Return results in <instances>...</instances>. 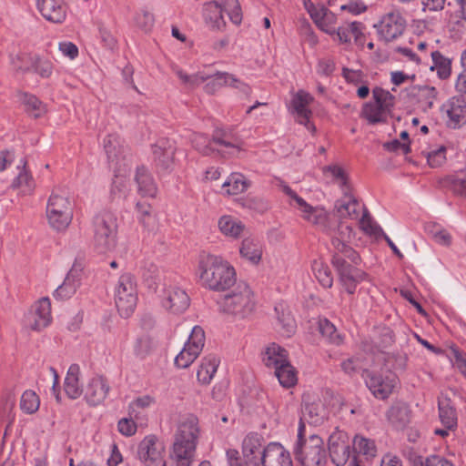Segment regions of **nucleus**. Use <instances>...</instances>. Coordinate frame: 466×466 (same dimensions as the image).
Wrapping results in <instances>:
<instances>
[{
	"label": "nucleus",
	"mask_w": 466,
	"mask_h": 466,
	"mask_svg": "<svg viewBox=\"0 0 466 466\" xmlns=\"http://www.w3.org/2000/svg\"><path fill=\"white\" fill-rule=\"evenodd\" d=\"M25 110L37 118L46 112V106L34 95L25 94L22 97Z\"/></svg>",
	"instance_id": "50"
},
{
	"label": "nucleus",
	"mask_w": 466,
	"mask_h": 466,
	"mask_svg": "<svg viewBox=\"0 0 466 466\" xmlns=\"http://www.w3.org/2000/svg\"><path fill=\"white\" fill-rule=\"evenodd\" d=\"M198 276L206 289L226 291L236 283V271L221 257L201 254L198 261Z\"/></svg>",
	"instance_id": "2"
},
{
	"label": "nucleus",
	"mask_w": 466,
	"mask_h": 466,
	"mask_svg": "<svg viewBox=\"0 0 466 466\" xmlns=\"http://www.w3.org/2000/svg\"><path fill=\"white\" fill-rule=\"evenodd\" d=\"M319 330L326 339L333 344L339 345L342 342V338L338 333L336 327L327 319H321L318 322Z\"/></svg>",
	"instance_id": "51"
},
{
	"label": "nucleus",
	"mask_w": 466,
	"mask_h": 466,
	"mask_svg": "<svg viewBox=\"0 0 466 466\" xmlns=\"http://www.w3.org/2000/svg\"><path fill=\"white\" fill-rule=\"evenodd\" d=\"M218 4L233 24L237 25L241 24L242 10L238 0H219Z\"/></svg>",
	"instance_id": "49"
},
{
	"label": "nucleus",
	"mask_w": 466,
	"mask_h": 466,
	"mask_svg": "<svg viewBox=\"0 0 466 466\" xmlns=\"http://www.w3.org/2000/svg\"><path fill=\"white\" fill-rule=\"evenodd\" d=\"M220 311L245 316L254 309L250 293H224L215 299Z\"/></svg>",
	"instance_id": "10"
},
{
	"label": "nucleus",
	"mask_w": 466,
	"mask_h": 466,
	"mask_svg": "<svg viewBox=\"0 0 466 466\" xmlns=\"http://www.w3.org/2000/svg\"><path fill=\"white\" fill-rule=\"evenodd\" d=\"M330 459L337 466H343L350 456L349 436L342 431H336L330 434L328 441Z\"/></svg>",
	"instance_id": "14"
},
{
	"label": "nucleus",
	"mask_w": 466,
	"mask_h": 466,
	"mask_svg": "<svg viewBox=\"0 0 466 466\" xmlns=\"http://www.w3.org/2000/svg\"><path fill=\"white\" fill-rule=\"evenodd\" d=\"M40 406L38 395L32 390H26L21 396L20 409L26 414L35 413Z\"/></svg>",
	"instance_id": "47"
},
{
	"label": "nucleus",
	"mask_w": 466,
	"mask_h": 466,
	"mask_svg": "<svg viewBox=\"0 0 466 466\" xmlns=\"http://www.w3.org/2000/svg\"><path fill=\"white\" fill-rule=\"evenodd\" d=\"M344 197L336 201L335 208L340 217H349L351 219L359 218L361 208L359 201L350 193V190L343 192Z\"/></svg>",
	"instance_id": "26"
},
{
	"label": "nucleus",
	"mask_w": 466,
	"mask_h": 466,
	"mask_svg": "<svg viewBox=\"0 0 466 466\" xmlns=\"http://www.w3.org/2000/svg\"><path fill=\"white\" fill-rule=\"evenodd\" d=\"M36 5L47 21L56 24L65 21L66 10L63 0H36Z\"/></svg>",
	"instance_id": "19"
},
{
	"label": "nucleus",
	"mask_w": 466,
	"mask_h": 466,
	"mask_svg": "<svg viewBox=\"0 0 466 466\" xmlns=\"http://www.w3.org/2000/svg\"><path fill=\"white\" fill-rule=\"evenodd\" d=\"M406 21L399 12H389L374 25L380 39L391 42L400 37L405 29Z\"/></svg>",
	"instance_id": "13"
},
{
	"label": "nucleus",
	"mask_w": 466,
	"mask_h": 466,
	"mask_svg": "<svg viewBox=\"0 0 466 466\" xmlns=\"http://www.w3.org/2000/svg\"><path fill=\"white\" fill-rule=\"evenodd\" d=\"M20 163L22 164V167L17 177L13 181V187H24L25 193H31L35 188V181L30 172L26 169L27 161L22 158Z\"/></svg>",
	"instance_id": "43"
},
{
	"label": "nucleus",
	"mask_w": 466,
	"mask_h": 466,
	"mask_svg": "<svg viewBox=\"0 0 466 466\" xmlns=\"http://www.w3.org/2000/svg\"><path fill=\"white\" fill-rule=\"evenodd\" d=\"M151 349V339L147 336H142L137 339L134 350L137 356L144 358L150 352Z\"/></svg>",
	"instance_id": "62"
},
{
	"label": "nucleus",
	"mask_w": 466,
	"mask_h": 466,
	"mask_svg": "<svg viewBox=\"0 0 466 466\" xmlns=\"http://www.w3.org/2000/svg\"><path fill=\"white\" fill-rule=\"evenodd\" d=\"M35 55L19 51L10 55V63L18 74L31 72Z\"/></svg>",
	"instance_id": "37"
},
{
	"label": "nucleus",
	"mask_w": 466,
	"mask_h": 466,
	"mask_svg": "<svg viewBox=\"0 0 466 466\" xmlns=\"http://www.w3.org/2000/svg\"><path fill=\"white\" fill-rule=\"evenodd\" d=\"M46 217L50 226L56 230L66 228L73 218V208L68 198L53 192L47 201Z\"/></svg>",
	"instance_id": "6"
},
{
	"label": "nucleus",
	"mask_w": 466,
	"mask_h": 466,
	"mask_svg": "<svg viewBox=\"0 0 466 466\" xmlns=\"http://www.w3.org/2000/svg\"><path fill=\"white\" fill-rule=\"evenodd\" d=\"M161 304L170 313L180 314L188 309L190 299L187 293H162Z\"/></svg>",
	"instance_id": "22"
},
{
	"label": "nucleus",
	"mask_w": 466,
	"mask_h": 466,
	"mask_svg": "<svg viewBox=\"0 0 466 466\" xmlns=\"http://www.w3.org/2000/svg\"><path fill=\"white\" fill-rule=\"evenodd\" d=\"M313 96L304 91L299 90L296 95H294L291 105L294 113L297 115V121L305 126L309 130L315 132V126L310 122V116L312 112L308 108V106L312 103Z\"/></svg>",
	"instance_id": "18"
},
{
	"label": "nucleus",
	"mask_w": 466,
	"mask_h": 466,
	"mask_svg": "<svg viewBox=\"0 0 466 466\" xmlns=\"http://www.w3.org/2000/svg\"><path fill=\"white\" fill-rule=\"evenodd\" d=\"M105 152L107 159L114 162L122 153V145L120 137L116 134H108L103 141Z\"/></svg>",
	"instance_id": "45"
},
{
	"label": "nucleus",
	"mask_w": 466,
	"mask_h": 466,
	"mask_svg": "<svg viewBox=\"0 0 466 466\" xmlns=\"http://www.w3.org/2000/svg\"><path fill=\"white\" fill-rule=\"evenodd\" d=\"M219 360L215 355H208L202 359L197 377L199 382L208 384L217 372Z\"/></svg>",
	"instance_id": "32"
},
{
	"label": "nucleus",
	"mask_w": 466,
	"mask_h": 466,
	"mask_svg": "<svg viewBox=\"0 0 466 466\" xmlns=\"http://www.w3.org/2000/svg\"><path fill=\"white\" fill-rule=\"evenodd\" d=\"M362 116L368 120L370 124L385 123L387 116L390 114L377 102H368L363 106Z\"/></svg>",
	"instance_id": "34"
},
{
	"label": "nucleus",
	"mask_w": 466,
	"mask_h": 466,
	"mask_svg": "<svg viewBox=\"0 0 466 466\" xmlns=\"http://www.w3.org/2000/svg\"><path fill=\"white\" fill-rule=\"evenodd\" d=\"M204 342L205 332L203 329L199 326H195L184 348L175 359L176 366L181 369L189 367L201 352Z\"/></svg>",
	"instance_id": "8"
},
{
	"label": "nucleus",
	"mask_w": 466,
	"mask_h": 466,
	"mask_svg": "<svg viewBox=\"0 0 466 466\" xmlns=\"http://www.w3.org/2000/svg\"><path fill=\"white\" fill-rule=\"evenodd\" d=\"M93 244L98 253H106L116 247L117 224L114 213L98 212L93 218Z\"/></svg>",
	"instance_id": "3"
},
{
	"label": "nucleus",
	"mask_w": 466,
	"mask_h": 466,
	"mask_svg": "<svg viewBox=\"0 0 466 466\" xmlns=\"http://www.w3.org/2000/svg\"><path fill=\"white\" fill-rule=\"evenodd\" d=\"M199 435L200 428L196 416L189 414L180 419L170 451V458L176 466L192 465Z\"/></svg>",
	"instance_id": "1"
},
{
	"label": "nucleus",
	"mask_w": 466,
	"mask_h": 466,
	"mask_svg": "<svg viewBox=\"0 0 466 466\" xmlns=\"http://www.w3.org/2000/svg\"><path fill=\"white\" fill-rule=\"evenodd\" d=\"M353 451L357 454H361L366 459H371L376 456L377 449L372 440L356 435L352 441Z\"/></svg>",
	"instance_id": "41"
},
{
	"label": "nucleus",
	"mask_w": 466,
	"mask_h": 466,
	"mask_svg": "<svg viewBox=\"0 0 466 466\" xmlns=\"http://www.w3.org/2000/svg\"><path fill=\"white\" fill-rule=\"evenodd\" d=\"M275 376L278 378L279 382L284 388H290L297 382V375L294 368L289 361L278 366L274 371Z\"/></svg>",
	"instance_id": "42"
},
{
	"label": "nucleus",
	"mask_w": 466,
	"mask_h": 466,
	"mask_svg": "<svg viewBox=\"0 0 466 466\" xmlns=\"http://www.w3.org/2000/svg\"><path fill=\"white\" fill-rule=\"evenodd\" d=\"M263 466H293L289 452L279 443H269Z\"/></svg>",
	"instance_id": "23"
},
{
	"label": "nucleus",
	"mask_w": 466,
	"mask_h": 466,
	"mask_svg": "<svg viewBox=\"0 0 466 466\" xmlns=\"http://www.w3.org/2000/svg\"><path fill=\"white\" fill-rule=\"evenodd\" d=\"M262 360L265 366L274 370L289 361L286 350L276 343H271L266 348Z\"/></svg>",
	"instance_id": "28"
},
{
	"label": "nucleus",
	"mask_w": 466,
	"mask_h": 466,
	"mask_svg": "<svg viewBox=\"0 0 466 466\" xmlns=\"http://www.w3.org/2000/svg\"><path fill=\"white\" fill-rule=\"evenodd\" d=\"M81 272L82 268L80 265L75 264L72 268L69 270L68 274L66 275L64 282L62 285L58 286L57 289L55 291H59V289H64L66 290H73L76 291V289L81 288Z\"/></svg>",
	"instance_id": "46"
},
{
	"label": "nucleus",
	"mask_w": 466,
	"mask_h": 466,
	"mask_svg": "<svg viewBox=\"0 0 466 466\" xmlns=\"http://www.w3.org/2000/svg\"><path fill=\"white\" fill-rule=\"evenodd\" d=\"M136 25L141 29L147 31L154 24V16L150 12L142 11L135 17Z\"/></svg>",
	"instance_id": "64"
},
{
	"label": "nucleus",
	"mask_w": 466,
	"mask_h": 466,
	"mask_svg": "<svg viewBox=\"0 0 466 466\" xmlns=\"http://www.w3.org/2000/svg\"><path fill=\"white\" fill-rule=\"evenodd\" d=\"M135 178L137 183L138 192L143 197L154 198L156 196L157 191L156 183L145 167H137Z\"/></svg>",
	"instance_id": "30"
},
{
	"label": "nucleus",
	"mask_w": 466,
	"mask_h": 466,
	"mask_svg": "<svg viewBox=\"0 0 466 466\" xmlns=\"http://www.w3.org/2000/svg\"><path fill=\"white\" fill-rule=\"evenodd\" d=\"M176 75L181 80V82L187 87L193 88L199 86L203 82L208 80L210 77L202 73H197L193 75H187L181 69L176 70Z\"/></svg>",
	"instance_id": "56"
},
{
	"label": "nucleus",
	"mask_w": 466,
	"mask_h": 466,
	"mask_svg": "<svg viewBox=\"0 0 466 466\" xmlns=\"http://www.w3.org/2000/svg\"><path fill=\"white\" fill-rule=\"evenodd\" d=\"M275 311L278 322L280 325L279 331L282 336L289 338L295 333L297 328L296 321L292 317L290 310L286 305L279 303L275 306Z\"/></svg>",
	"instance_id": "27"
},
{
	"label": "nucleus",
	"mask_w": 466,
	"mask_h": 466,
	"mask_svg": "<svg viewBox=\"0 0 466 466\" xmlns=\"http://www.w3.org/2000/svg\"><path fill=\"white\" fill-rule=\"evenodd\" d=\"M323 173H329L333 179L339 183L342 191L350 190L348 185V177L343 168L337 165L325 166L322 168Z\"/></svg>",
	"instance_id": "55"
},
{
	"label": "nucleus",
	"mask_w": 466,
	"mask_h": 466,
	"mask_svg": "<svg viewBox=\"0 0 466 466\" xmlns=\"http://www.w3.org/2000/svg\"><path fill=\"white\" fill-rule=\"evenodd\" d=\"M109 391V385L106 380L101 376L94 377L88 382L85 397L91 405L101 403Z\"/></svg>",
	"instance_id": "20"
},
{
	"label": "nucleus",
	"mask_w": 466,
	"mask_h": 466,
	"mask_svg": "<svg viewBox=\"0 0 466 466\" xmlns=\"http://www.w3.org/2000/svg\"><path fill=\"white\" fill-rule=\"evenodd\" d=\"M304 425L300 422L298 431V441L294 447L296 459L302 466H320L326 461L327 454L322 439L311 435L303 440Z\"/></svg>",
	"instance_id": "4"
},
{
	"label": "nucleus",
	"mask_w": 466,
	"mask_h": 466,
	"mask_svg": "<svg viewBox=\"0 0 466 466\" xmlns=\"http://www.w3.org/2000/svg\"><path fill=\"white\" fill-rule=\"evenodd\" d=\"M360 228L364 232L370 236H374L375 238L384 235L382 228L372 220L367 210L364 211L361 217Z\"/></svg>",
	"instance_id": "57"
},
{
	"label": "nucleus",
	"mask_w": 466,
	"mask_h": 466,
	"mask_svg": "<svg viewBox=\"0 0 466 466\" xmlns=\"http://www.w3.org/2000/svg\"><path fill=\"white\" fill-rule=\"evenodd\" d=\"M441 189L466 198V173L463 171L448 175L439 181Z\"/></svg>",
	"instance_id": "21"
},
{
	"label": "nucleus",
	"mask_w": 466,
	"mask_h": 466,
	"mask_svg": "<svg viewBox=\"0 0 466 466\" xmlns=\"http://www.w3.org/2000/svg\"><path fill=\"white\" fill-rule=\"evenodd\" d=\"M164 452V442L154 434L146 436L137 447V457L145 466H162L166 464Z\"/></svg>",
	"instance_id": "7"
},
{
	"label": "nucleus",
	"mask_w": 466,
	"mask_h": 466,
	"mask_svg": "<svg viewBox=\"0 0 466 466\" xmlns=\"http://www.w3.org/2000/svg\"><path fill=\"white\" fill-rule=\"evenodd\" d=\"M366 385L372 394L378 399H387L396 386V377L389 374L383 377L371 371L366 370L364 373Z\"/></svg>",
	"instance_id": "16"
},
{
	"label": "nucleus",
	"mask_w": 466,
	"mask_h": 466,
	"mask_svg": "<svg viewBox=\"0 0 466 466\" xmlns=\"http://www.w3.org/2000/svg\"><path fill=\"white\" fill-rule=\"evenodd\" d=\"M326 418V410L319 399H315L310 402L306 401L302 410V420L309 424L319 425Z\"/></svg>",
	"instance_id": "24"
},
{
	"label": "nucleus",
	"mask_w": 466,
	"mask_h": 466,
	"mask_svg": "<svg viewBox=\"0 0 466 466\" xmlns=\"http://www.w3.org/2000/svg\"><path fill=\"white\" fill-rule=\"evenodd\" d=\"M222 13V8L217 1L207 3L203 8V17L205 22L208 26L216 30H221L226 25Z\"/></svg>",
	"instance_id": "25"
},
{
	"label": "nucleus",
	"mask_w": 466,
	"mask_h": 466,
	"mask_svg": "<svg viewBox=\"0 0 466 466\" xmlns=\"http://www.w3.org/2000/svg\"><path fill=\"white\" fill-rule=\"evenodd\" d=\"M431 56L433 65L430 69L436 71L441 79H447L451 72V60L445 57L440 51H433Z\"/></svg>",
	"instance_id": "40"
},
{
	"label": "nucleus",
	"mask_w": 466,
	"mask_h": 466,
	"mask_svg": "<svg viewBox=\"0 0 466 466\" xmlns=\"http://www.w3.org/2000/svg\"><path fill=\"white\" fill-rule=\"evenodd\" d=\"M312 19L318 27L329 35H334L336 29L332 27L335 23V15L327 7L321 8L319 13L312 15Z\"/></svg>",
	"instance_id": "39"
},
{
	"label": "nucleus",
	"mask_w": 466,
	"mask_h": 466,
	"mask_svg": "<svg viewBox=\"0 0 466 466\" xmlns=\"http://www.w3.org/2000/svg\"><path fill=\"white\" fill-rule=\"evenodd\" d=\"M53 63L44 57L35 55L31 72L37 74L42 78H48L53 73Z\"/></svg>",
	"instance_id": "53"
},
{
	"label": "nucleus",
	"mask_w": 466,
	"mask_h": 466,
	"mask_svg": "<svg viewBox=\"0 0 466 466\" xmlns=\"http://www.w3.org/2000/svg\"><path fill=\"white\" fill-rule=\"evenodd\" d=\"M413 466H454V464L441 455H430L426 458L418 456L413 461Z\"/></svg>",
	"instance_id": "54"
},
{
	"label": "nucleus",
	"mask_w": 466,
	"mask_h": 466,
	"mask_svg": "<svg viewBox=\"0 0 466 466\" xmlns=\"http://www.w3.org/2000/svg\"><path fill=\"white\" fill-rule=\"evenodd\" d=\"M372 96L375 102L381 106L389 113L391 112L394 106L395 97L390 91L384 90L381 87H375L372 90Z\"/></svg>",
	"instance_id": "52"
},
{
	"label": "nucleus",
	"mask_w": 466,
	"mask_h": 466,
	"mask_svg": "<svg viewBox=\"0 0 466 466\" xmlns=\"http://www.w3.org/2000/svg\"><path fill=\"white\" fill-rule=\"evenodd\" d=\"M441 112L447 116V126L460 128L466 123V97L462 95L454 96L441 106Z\"/></svg>",
	"instance_id": "15"
},
{
	"label": "nucleus",
	"mask_w": 466,
	"mask_h": 466,
	"mask_svg": "<svg viewBox=\"0 0 466 466\" xmlns=\"http://www.w3.org/2000/svg\"><path fill=\"white\" fill-rule=\"evenodd\" d=\"M240 255L252 262L257 264L261 258V248L258 242L251 238H245L242 241L240 249Z\"/></svg>",
	"instance_id": "44"
},
{
	"label": "nucleus",
	"mask_w": 466,
	"mask_h": 466,
	"mask_svg": "<svg viewBox=\"0 0 466 466\" xmlns=\"http://www.w3.org/2000/svg\"><path fill=\"white\" fill-rule=\"evenodd\" d=\"M191 142L193 147L203 155H209L213 151L209 138L203 134H195Z\"/></svg>",
	"instance_id": "59"
},
{
	"label": "nucleus",
	"mask_w": 466,
	"mask_h": 466,
	"mask_svg": "<svg viewBox=\"0 0 466 466\" xmlns=\"http://www.w3.org/2000/svg\"><path fill=\"white\" fill-rule=\"evenodd\" d=\"M268 453L264 439L258 433H249L243 440L242 454L247 466H263Z\"/></svg>",
	"instance_id": "12"
},
{
	"label": "nucleus",
	"mask_w": 466,
	"mask_h": 466,
	"mask_svg": "<svg viewBox=\"0 0 466 466\" xmlns=\"http://www.w3.org/2000/svg\"><path fill=\"white\" fill-rule=\"evenodd\" d=\"M218 226L223 235L233 238H239L245 228L240 220L229 215L222 216Z\"/></svg>",
	"instance_id": "31"
},
{
	"label": "nucleus",
	"mask_w": 466,
	"mask_h": 466,
	"mask_svg": "<svg viewBox=\"0 0 466 466\" xmlns=\"http://www.w3.org/2000/svg\"><path fill=\"white\" fill-rule=\"evenodd\" d=\"M153 402V399L150 396H143L137 398L134 401H132L129 405V414L130 416H134V418L137 419L138 409H145L149 407Z\"/></svg>",
	"instance_id": "63"
},
{
	"label": "nucleus",
	"mask_w": 466,
	"mask_h": 466,
	"mask_svg": "<svg viewBox=\"0 0 466 466\" xmlns=\"http://www.w3.org/2000/svg\"><path fill=\"white\" fill-rule=\"evenodd\" d=\"M412 94L417 96L424 110L431 109L439 94L434 86H416L412 88Z\"/></svg>",
	"instance_id": "35"
},
{
	"label": "nucleus",
	"mask_w": 466,
	"mask_h": 466,
	"mask_svg": "<svg viewBox=\"0 0 466 466\" xmlns=\"http://www.w3.org/2000/svg\"><path fill=\"white\" fill-rule=\"evenodd\" d=\"M349 243L350 242H344V240H339L337 237L331 238V246L333 248L331 263L339 274L340 279L345 283L355 281L353 268L346 259H349L355 265H358L360 260L359 254Z\"/></svg>",
	"instance_id": "5"
},
{
	"label": "nucleus",
	"mask_w": 466,
	"mask_h": 466,
	"mask_svg": "<svg viewBox=\"0 0 466 466\" xmlns=\"http://www.w3.org/2000/svg\"><path fill=\"white\" fill-rule=\"evenodd\" d=\"M439 417L444 426L448 430H453L457 426V415L455 409L451 405L450 400H439Z\"/></svg>",
	"instance_id": "38"
},
{
	"label": "nucleus",
	"mask_w": 466,
	"mask_h": 466,
	"mask_svg": "<svg viewBox=\"0 0 466 466\" xmlns=\"http://www.w3.org/2000/svg\"><path fill=\"white\" fill-rule=\"evenodd\" d=\"M116 307L123 318L130 317L137 303V293H117L115 298Z\"/></svg>",
	"instance_id": "33"
},
{
	"label": "nucleus",
	"mask_w": 466,
	"mask_h": 466,
	"mask_svg": "<svg viewBox=\"0 0 466 466\" xmlns=\"http://www.w3.org/2000/svg\"><path fill=\"white\" fill-rule=\"evenodd\" d=\"M152 161L159 174L168 173L174 167L175 143L166 137L159 138L152 145Z\"/></svg>",
	"instance_id": "11"
},
{
	"label": "nucleus",
	"mask_w": 466,
	"mask_h": 466,
	"mask_svg": "<svg viewBox=\"0 0 466 466\" xmlns=\"http://www.w3.org/2000/svg\"><path fill=\"white\" fill-rule=\"evenodd\" d=\"M446 148L441 147L436 150H432L427 155V161L431 167H441L446 160Z\"/></svg>",
	"instance_id": "61"
},
{
	"label": "nucleus",
	"mask_w": 466,
	"mask_h": 466,
	"mask_svg": "<svg viewBox=\"0 0 466 466\" xmlns=\"http://www.w3.org/2000/svg\"><path fill=\"white\" fill-rule=\"evenodd\" d=\"M299 201V207L298 209L300 211L303 219L318 227L324 232L331 231L329 216L323 207H313L307 203L305 200Z\"/></svg>",
	"instance_id": "17"
},
{
	"label": "nucleus",
	"mask_w": 466,
	"mask_h": 466,
	"mask_svg": "<svg viewBox=\"0 0 466 466\" xmlns=\"http://www.w3.org/2000/svg\"><path fill=\"white\" fill-rule=\"evenodd\" d=\"M312 270L315 278L320 283L323 289H329L332 286L333 278L329 267L322 261L315 260L312 264Z\"/></svg>",
	"instance_id": "48"
},
{
	"label": "nucleus",
	"mask_w": 466,
	"mask_h": 466,
	"mask_svg": "<svg viewBox=\"0 0 466 466\" xmlns=\"http://www.w3.org/2000/svg\"><path fill=\"white\" fill-rule=\"evenodd\" d=\"M326 233L329 234L331 238L337 237L339 240L350 242L351 239L352 228L349 225L339 223L336 229L331 226V231Z\"/></svg>",
	"instance_id": "60"
},
{
	"label": "nucleus",
	"mask_w": 466,
	"mask_h": 466,
	"mask_svg": "<svg viewBox=\"0 0 466 466\" xmlns=\"http://www.w3.org/2000/svg\"><path fill=\"white\" fill-rule=\"evenodd\" d=\"M218 77L219 79H224V84L230 86L236 89H238L246 96H249L251 93V88L248 85L241 82L239 79L236 78L233 75H230L226 72H218Z\"/></svg>",
	"instance_id": "58"
},
{
	"label": "nucleus",
	"mask_w": 466,
	"mask_h": 466,
	"mask_svg": "<svg viewBox=\"0 0 466 466\" xmlns=\"http://www.w3.org/2000/svg\"><path fill=\"white\" fill-rule=\"evenodd\" d=\"M80 368L77 364H72L66 373L64 389L70 399H77L83 392L79 383Z\"/></svg>",
	"instance_id": "29"
},
{
	"label": "nucleus",
	"mask_w": 466,
	"mask_h": 466,
	"mask_svg": "<svg viewBox=\"0 0 466 466\" xmlns=\"http://www.w3.org/2000/svg\"><path fill=\"white\" fill-rule=\"evenodd\" d=\"M51 322V303L47 297L35 302L24 318V327L27 329L39 331Z\"/></svg>",
	"instance_id": "9"
},
{
	"label": "nucleus",
	"mask_w": 466,
	"mask_h": 466,
	"mask_svg": "<svg viewBox=\"0 0 466 466\" xmlns=\"http://www.w3.org/2000/svg\"><path fill=\"white\" fill-rule=\"evenodd\" d=\"M249 181L240 173H232L223 183L222 187L228 195H238L249 187Z\"/></svg>",
	"instance_id": "36"
}]
</instances>
